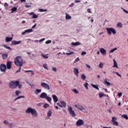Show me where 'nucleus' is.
<instances>
[{
    "label": "nucleus",
    "mask_w": 128,
    "mask_h": 128,
    "mask_svg": "<svg viewBox=\"0 0 128 128\" xmlns=\"http://www.w3.org/2000/svg\"><path fill=\"white\" fill-rule=\"evenodd\" d=\"M74 54V52H68L66 53V54L67 56H70L71 54Z\"/></svg>",
    "instance_id": "obj_32"
},
{
    "label": "nucleus",
    "mask_w": 128,
    "mask_h": 128,
    "mask_svg": "<svg viewBox=\"0 0 128 128\" xmlns=\"http://www.w3.org/2000/svg\"><path fill=\"white\" fill-rule=\"evenodd\" d=\"M74 74H75V76H78V70L76 68H74Z\"/></svg>",
    "instance_id": "obj_14"
},
{
    "label": "nucleus",
    "mask_w": 128,
    "mask_h": 128,
    "mask_svg": "<svg viewBox=\"0 0 128 128\" xmlns=\"http://www.w3.org/2000/svg\"><path fill=\"white\" fill-rule=\"evenodd\" d=\"M117 50L116 48H114V49L111 50L110 51V54H112V52H114L115 50Z\"/></svg>",
    "instance_id": "obj_38"
},
{
    "label": "nucleus",
    "mask_w": 128,
    "mask_h": 128,
    "mask_svg": "<svg viewBox=\"0 0 128 128\" xmlns=\"http://www.w3.org/2000/svg\"><path fill=\"white\" fill-rule=\"evenodd\" d=\"M100 51L101 52V54H102L104 55L106 54V51L104 48H100Z\"/></svg>",
    "instance_id": "obj_13"
},
{
    "label": "nucleus",
    "mask_w": 128,
    "mask_h": 128,
    "mask_svg": "<svg viewBox=\"0 0 128 128\" xmlns=\"http://www.w3.org/2000/svg\"><path fill=\"white\" fill-rule=\"evenodd\" d=\"M91 86H92V88H94L98 90H100V88H98V87L96 85H94V84H92Z\"/></svg>",
    "instance_id": "obj_25"
},
{
    "label": "nucleus",
    "mask_w": 128,
    "mask_h": 128,
    "mask_svg": "<svg viewBox=\"0 0 128 128\" xmlns=\"http://www.w3.org/2000/svg\"><path fill=\"white\" fill-rule=\"evenodd\" d=\"M42 56L44 58H48V54L44 55V54L42 53L41 54Z\"/></svg>",
    "instance_id": "obj_30"
},
{
    "label": "nucleus",
    "mask_w": 128,
    "mask_h": 128,
    "mask_svg": "<svg viewBox=\"0 0 128 128\" xmlns=\"http://www.w3.org/2000/svg\"><path fill=\"white\" fill-rule=\"evenodd\" d=\"M75 108H78V110H80L81 112H82V110H84V108L82 107V106L80 104H76L74 105Z\"/></svg>",
    "instance_id": "obj_8"
},
{
    "label": "nucleus",
    "mask_w": 128,
    "mask_h": 128,
    "mask_svg": "<svg viewBox=\"0 0 128 128\" xmlns=\"http://www.w3.org/2000/svg\"><path fill=\"white\" fill-rule=\"evenodd\" d=\"M84 122L82 119H79L76 122V126H84Z\"/></svg>",
    "instance_id": "obj_7"
},
{
    "label": "nucleus",
    "mask_w": 128,
    "mask_h": 128,
    "mask_svg": "<svg viewBox=\"0 0 128 128\" xmlns=\"http://www.w3.org/2000/svg\"><path fill=\"white\" fill-rule=\"evenodd\" d=\"M52 42V40H48L46 42V44H50Z\"/></svg>",
    "instance_id": "obj_47"
},
{
    "label": "nucleus",
    "mask_w": 128,
    "mask_h": 128,
    "mask_svg": "<svg viewBox=\"0 0 128 128\" xmlns=\"http://www.w3.org/2000/svg\"><path fill=\"white\" fill-rule=\"evenodd\" d=\"M122 118H126V120H128V115H126V114H123L122 116Z\"/></svg>",
    "instance_id": "obj_39"
},
{
    "label": "nucleus",
    "mask_w": 128,
    "mask_h": 128,
    "mask_svg": "<svg viewBox=\"0 0 128 128\" xmlns=\"http://www.w3.org/2000/svg\"><path fill=\"white\" fill-rule=\"evenodd\" d=\"M70 18H72V16H70L68 14H66V19L70 20Z\"/></svg>",
    "instance_id": "obj_27"
},
{
    "label": "nucleus",
    "mask_w": 128,
    "mask_h": 128,
    "mask_svg": "<svg viewBox=\"0 0 128 128\" xmlns=\"http://www.w3.org/2000/svg\"><path fill=\"white\" fill-rule=\"evenodd\" d=\"M32 32V29H28L27 30H25L22 32V36L26 34H30V32Z\"/></svg>",
    "instance_id": "obj_10"
},
{
    "label": "nucleus",
    "mask_w": 128,
    "mask_h": 128,
    "mask_svg": "<svg viewBox=\"0 0 128 128\" xmlns=\"http://www.w3.org/2000/svg\"><path fill=\"white\" fill-rule=\"evenodd\" d=\"M18 10L16 7H12L11 9V14H13Z\"/></svg>",
    "instance_id": "obj_20"
},
{
    "label": "nucleus",
    "mask_w": 128,
    "mask_h": 128,
    "mask_svg": "<svg viewBox=\"0 0 128 128\" xmlns=\"http://www.w3.org/2000/svg\"><path fill=\"white\" fill-rule=\"evenodd\" d=\"M45 99L46 100H48V102H52V98L49 97L48 96Z\"/></svg>",
    "instance_id": "obj_26"
},
{
    "label": "nucleus",
    "mask_w": 128,
    "mask_h": 128,
    "mask_svg": "<svg viewBox=\"0 0 128 128\" xmlns=\"http://www.w3.org/2000/svg\"><path fill=\"white\" fill-rule=\"evenodd\" d=\"M47 116L48 118H50V116H52V110H49L47 113Z\"/></svg>",
    "instance_id": "obj_29"
},
{
    "label": "nucleus",
    "mask_w": 128,
    "mask_h": 128,
    "mask_svg": "<svg viewBox=\"0 0 128 128\" xmlns=\"http://www.w3.org/2000/svg\"><path fill=\"white\" fill-rule=\"evenodd\" d=\"M2 58H4V60H6L8 58V54H4L2 55Z\"/></svg>",
    "instance_id": "obj_28"
},
{
    "label": "nucleus",
    "mask_w": 128,
    "mask_h": 128,
    "mask_svg": "<svg viewBox=\"0 0 128 128\" xmlns=\"http://www.w3.org/2000/svg\"><path fill=\"white\" fill-rule=\"evenodd\" d=\"M20 98H24V96H19L14 99V101L16 102V100H20Z\"/></svg>",
    "instance_id": "obj_31"
},
{
    "label": "nucleus",
    "mask_w": 128,
    "mask_h": 128,
    "mask_svg": "<svg viewBox=\"0 0 128 128\" xmlns=\"http://www.w3.org/2000/svg\"><path fill=\"white\" fill-rule=\"evenodd\" d=\"M25 6H26V8H30V6H32L30 5H28V4H26Z\"/></svg>",
    "instance_id": "obj_58"
},
{
    "label": "nucleus",
    "mask_w": 128,
    "mask_h": 128,
    "mask_svg": "<svg viewBox=\"0 0 128 128\" xmlns=\"http://www.w3.org/2000/svg\"><path fill=\"white\" fill-rule=\"evenodd\" d=\"M18 81H11L9 84V86L10 88H16L18 85Z\"/></svg>",
    "instance_id": "obj_3"
},
{
    "label": "nucleus",
    "mask_w": 128,
    "mask_h": 128,
    "mask_svg": "<svg viewBox=\"0 0 128 128\" xmlns=\"http://www.w3.org/2000/svg\"><path fill=\"white\" fill-rule=\"evenodd\" d=\"M71 44L72 46H80V42H72Z\"/></svg>",
    "instance_id": "obj_15"
},
{
    "label": "nucleus",
    "mask_w": 128,
    "mask_h": 128,
    "mask_svg": "<svg viewBox=\"0 0 128 128\" xmlns=\"http://www.w3.org/2000/svg\"><path fill=\"white\" fill-rule=\"evenodd\" d=\"M118 96L119 98H120V96H122V92H120L118 94Z\"/></svg>",
    "instance_id": "obj_52"
},
{
    "label": "nucleus",
    "mask_w": 128,
    "mask_h": 128,
    "mask_svg": "<svg viewBox=\"0 0 128 128\" xmlns=\"http://www.w3.org/2000/svg\"><path fill=\"white\" fill-rule=\"evenodd\" d=\"M19 67H20V68H19L18 70H17V71L16 72H20V70H22V66H19Z\"/></svg>",
    "instance_id": "obj_54"
},
{
    "label": "nucleus",
    "mask_w": 128,
    "mask_h": 128,
    "mask_svg": "<svg viewBox=\"0 0 128 128\" xmlns=\"http://www.w3.org/2000/svg\"><path fill=\"white\" fill-rule=\"evenodd\" d=\"M40 12H46V10H44V9H40L39 10Z\"/></svg>",
    "instance_id": "obj_45"
},
{
    "label": "nucleus",
    "mask_w": 128,
    "mask_h": 128,
    "mask_svg": "<svg viewBox=\"0 0 128 128\" xmlns=\"http://www.w3.org/2000/svg\"><path fill=\"white\" fill-rule=\"evenodd\" d=\"M22 42V41H16L14 40L12 42V44H20Z\"/></svg>",
    "instance_id": "obj_21"
},
{
    "label": "nucleus",
    "mask_w": 128,
    "mask_h": 128,
    "mask_svg": "<svg viewBox=\"0 0 128 128\" xmlns=\"http://www.w3.org/2000/svg\"><path fill=\"white\" fill-rule=\"evenodd\" d=\"M14 63L16 66H24V59L22 56H17L14 60Z\"/></svg>",
    "instance_id": "obj_1"
},
{
    "label": "nucleus",
    "mask_w": 128,
    "mask_h": 128,
    "mask_svg": "<svg viewBox=\"0 0 128 128\" xmlns=\"http://www.w3.org/2000/svg\"><path fill=\"white\" fill-rule=\"evenodd\" d=\"M116 117H112V122H116Z\"/></svg>",
    "instance_id": "obj_44"
},
{
    "label": "nucleus",
    "mask_w": 128,
    "mask_h": 128,
    "mask_svg": "<svg viewBox=\"0 0 128 128\" xmlns=\"http://www.w3.org/2000/svg\"><path fill=\"white\" fill-rule=\"evenodd\" d=\"M60 104H61V108H66V102H64V101H61L60 102Z\"/></svg>",
    "instance_id": "obj_18"
},
{
    "label": "nucleus",
    "mask_w": 128,
    "mask_h": 128,
    "mask_svg": "<svg viewBox=\"0 0 128 128\" xmlns=\"http://www.w3.org/2000/svg\"><path fill=\"white\" fill-rule=\"evenodd\" d=\"M18 88H22V84H20V81H18Z\"/></svg>",
    "instance_id": "obj_51"
},
{
    "label": "nucleus",
    "mask_w": 128,
    "mask_h": 128,
    "mask_svg": "<svg viewBox=\"0 0 128 128\" xmlns=\"http://www.w3.org/2000/svg\"><path fill=\"white\" fill-rule=\"evenodd\" d=\"M52 98L54 100V102H58V99L56 96L54 94L52 95Z\"/></svg>",
    "instance_id": "obj_17"
},
{
    "label": "nucleus",
    "mask_w": 128,
    "mask_h": 128,
    "mask_svg": "<svg viewBox=\"0 0 128 128\" xmlns=\"http://www.w3.org/2000/svg\"><path fill=\"white\" fill-rule=\"evenodd\" d=\"M116 74L118 76H120V78H122V75L118 74V72H116Z\"/></svg>",
    "instance_id": "obj_53"
},
{
    "label": "nucleus",
    "mask_w": 128,
    "mask_h": 128,
    "mask_svg": "<svg viewBox=\"0 0 128 128\" xmlns=\"http://www.w3.org/2000/svg\"><path fill=\"white\" fill-rule=\"evenodd\" d=\"M86 66L88 68H90V65L88 64H86Z\"/></svg>",
    "instance_id": "obj_63"
},
{
    "label": "nucleus",
    "mask_w": 128,
    "mask_h": 128,
    "mask_svg": "<svg viewBox=\"0 0 128 128\" xmlns=\"http://www.w3.org/2000/svg\"><path fill=\"white\" fill-rule=\"evenodd\" d=\"M86 54V52H82V56H84V54Z\"/></svg>",
    "instance_id": "obj_61"
},
{
    "label": "nucleus",
    "mask_w": 128,
    "mask_h": 128,
    "mask_svg": "<svg viewBox=\"0 0 128 128\" xmlns=\"http://www.w3.org/2000/svg\"><path fill=\"white\" fill-rule=\"evenodd\" d=\"M29 14H30V16H32V14L33 15L34 14V12H31L29 13Z\"/></svg>",
    "instance_id": "obj_62"
},
{
    "label": "nucleus",
    "mask_w": 128,
    "mask_h": 128,
    "mask_svg": "<svg viewBox=\"0 0 128 128\" xmlns=\"http://www.w3.org/2000/svg\"><path fill=\"white\" fill-rule=\"evenodd\" d=\"M99 68H104V64L102 62L100 63Z\"/></svg>",
    "instance_id": "obj_40"
},
{
    "label": "nucleus",
    "mask_w": 128,
    "mask_h": 128,
    "mask_svg": "<svg viewBox=\"0 0 128 128\" xmlns=\"http://www.w3.org/2000/svg\"><path fill=\"white\" fill-rule=\"evenodd\" d=\"M25 72H30L31 74V76H32L34 74V71L32 70H25Z\"/></svg>",
    "instance_id": "obj_19"
},
{
    "label": "nucleus",
    "mask_w": 128,
    "mask_h": 128,
    "mask_svg": "<svg viewBox=\"0 0 128 128\" xmlns=\"http://www.w3.org/2000/svg\"><path fill=\"white\" fill-rule=\"evenodd\" d=\"M72 92H74V94H78V91L76 90V89L73 90Z\"/></svg>",
    "instance_id": "obj_46"
},
{
    "label": "nucleus",
    "mask_w": 128,
    "mask_h": 128,
    "mask_svg": "<svg viewBox=\"0 0 128 128\" xmlns=\"http://www.w3.org/2000/svg\"><path fill=\"white\" fill-rule=\"evenodd\" d=\"M74 2H76V4H78V2H80V0H74Z\"/></svg>",
    "instance_id": "obj_56"
},
{
    "label": "nucleus",
    "mask_w": 128,
    "mask_h": 128,
    "mask_svg": "<svg viewBox=\"0 0 128 128\" xmlns=\"http://www.w3.org/2000/svg\"><path fill=\"white\" fill-rule=\"evenodd\" d=\"M114 66L113 68H118V63H116V60L114 59Z\"/></svg>",
    "instance_id": "obj_16"
},
{
    "label": "nucleus",
    "mask_w": 128,
    "mask_h": 128,
    "mask_svg": "<svg viewBox=\"0 0 128 128\" xmlns=\"http://www.w3.org/2000/svg\"><path fill=\"white\" fill-rule=\"evenodd\" d=\"M122 8V10H123L124 12H126V14H128V10H124V8Z\"/></svg>",
    "instance_id": "obj_50"
},
{
    "label": "nucleus",
    "mask_w": 128,
    "mask_h": 128,
    "mask_svg": "<svg viewBox=\"0 0 128 128\" xmlns=\"http://www.w3.org/2000/svg\"><path fill=\"white\" fill-rule=\"evenodd\" d=\"M81 78L82 80H86V75H84V74H82L81 76Z\"/></svg>",
    "instance_id": "obj_35"
},
{
    "label": "nucleus",
    "mask_w": 128,
    "mask_h": 128,
    "mask_svg": "<svg viewBox=\"0 0 128 128\" xmlns=\"http://www.w3.org/2000/svg\"><path fill=\"white\" fill-rule=\"evenodd\" d=\"M107 84V86H110V83L108 82V80H106V79H105L104 80V84Z\"/></svg>",
    "instance_id": "obj_23"
},
{
    "label": "nucleus",
    "mask_w": 128,
    "mask_h": 128,
    "mask_svg": "<svg viewBox=\"0 0 128 128\" xmlns=\"http://www.w3.org/2000/svg\"><path fill=\"white\" fill-rule=\"evenodd\" d=\"M43 68H44L45 70H48V66L46 65V64H44L43 65Z\"/></svg>",
    "instance_id": "obj_43"
},
{
    "label": "nucleus",
    "mask_w": 128,
    "mask_h": 128,
    "mask_svg": "<svg viewBox=\"0 0 128 128\" xmlns=\"http://www.w3.org/2000/svg\"><path fill=\"white\" fill-rule=\"evenodd\" d=\"M33 18H38V15L34 14L32 16Z\"/></svg>",
    "instance_id": "obj_48"
},
{
    "label": "nucleus",
    "mask_w": 128,
    "mask_h": 128,
    "mask_svg": "<svg viewBox=\"0 0 128 128\" xmlns=\"http://www.w3.org/2000/svg\"><path fill=\"white\" fill-rule=\"evenodd\" d=\"M4 48H7L8 50H12V48H10V47L6 46V45H4Z\"/></svg>",
    "instance_id": "obj_41"
},
{
    "label": "nucleus",
    "mask_w": 128,
    "mask_h": 128,
    "mask_svg": "<svg viewBox=\"0 0 128 128\" xmlns=\"http://www.w3.org/2000/svg\"><path fill=\"white\" fill-rule=\"evenodd\" d=\"M12 40V38L6 37V42H10Z\"/></svg>",
    "instance_id": "obj_22"
},
{
    "label": "nucleus",
    "mask_w": 128,
    "mask_h": 128,
    "mask_svg": "<svg viewBox=\"0 0 128 128\" xmlns=\"http://www.w3.org/2000/svg\"><path fill=\"white\" fill-rule=\"evenodd\" d=\"M48 96V94L46 92H42V94H40V98H46V97Z\"/></svg>",
    "instance_id": "obj_11"
},
{
    "label": "nucleus",
    "mask_w": 128,
    "mask_h": 128,
    "mask_svg": "<svg viewBox=\"0 0 128 128\" xmlns=\"http://www.w3.org/2000/svg\"><path fill=\"white\" fill-rule=\"evenodd\" d=\"M102 96H104V94H99V98H102Z\"/></svg>",
    "instance_id": "obj_57"
},
{
    "label": "nucleus",
    "mask_w": 128,
    "mask_h": 128,
    "mask_svg": "<svg viewBox=\"0 0 128 128\" xmlns=\"http://www.w3.org/2000/svg\"><path fill=\"white\" fill-rule=\"evenodd\" d=\"M43 106L44 108H48V106H50V104H44Z\"/></svg>",
    "instance_id": "obj_37"
},
{
    "label": "nucleus",
    "mask_w": 128,
    "mask_h": 128,
    "mask_svg": "<svg viewBox=\"0 0 128 128\" xmlns=\"http://www.w3.org/2000/svg\"><path fill=\"white\" fill-rule=\"evenodd\" d=\"M106 30L109 36L112 34V32L113 34H116V30H114L113 28H106Z\"/></svg>",
    "instance_id": "obj_4"
},
{
    "label": "nucleus",
    "mask_w": 128,
    "mask_h": 128,
    "mask_svg": "<svg viewBox=\"0 0 128 128\" xmlns=\"http://www.w3.org/2000/svg\"><path fill=\"white\" fill-rule=\"evenodd\" d=\"M88 12H89V14H92V11H90V9L88 8L87 10Z\"/></svg>",
    "instance_id": "obj_55"
},
{
    "label": "nucleus",
    "mask_w": 128,
    "mask_h": 128,
    "mask_svg": "<svg viewBox=\"0 0 128 128\" xmlns=\"http://www.w3.org/2000/svg\"><path fill=\"white\" fill-rule=\"evenodd\" d=\"M6 66L8 70H10L12 68V62L8 61L6 63Z\"/></svg>",
    "instance_id": "obj_12"
},
{
    "label": "nucleus",
    "mask_w": 128,
    "mask_h": 128,
    "mask_svg": "<svg viewBox=\"0 0 128 128\" xmlns=\"http://www.w3.org/2000/svg\"><path fill=\"white\" fill-rule=\"evenodd\" d=\"M26 114H31L32 116H34L35 118H36V116H38L36 110V109H33L32 108H28V109L26 110Z\"/></svg>",
    "instance_id": "obj_2"
},
{
    "label": "nucleus",
    "mask_w": 128,
    "mask_h": 128,
    "mask_svg": "<svg viewBox=\"0 0 128 128\" xmlns=\"http://www.w3.org/2000/svg\"><path fill=\"white\" fill-rule=\"evenodd\" d=\"M0 70L1 72H5L6 70V64H1L0 66Z\"/></svg>",
    "instance_id": "obj_9"
},
{
    "label": "nucleus",
    "mask_w": 128,
    "mask_h": 128,
    "mask_svg": "<svg viewBox=\"0 0 128 128\" xmlns=\"http://www.w3.org/2000/svg\"><path fill=\"white\" fill-rule=\"evenodd\" d=\"M117 26L118 28H122V23L120 22L117 24Z\"/></svg>",
    "instance_id": "obj_42"
},
{
    "label": "nucleus",
    "mask_w": 128,
    "mask_h": 128,
    "mask_svg": "<svg viewBox=\"0 0 128 128\" xmlns=\"http://www.w3.org/2000/svg\"><path fill=\"white\" fill-rule=\"evenodd\" d=\"M112 124L113 126H118V122L116 121H113L112 122Z\"/></svg>",
    "instance_id": "obj_34"
},
{
    "label": "nucleus",
    "mask_w": 128,
    "mask_h": 128,
    "mask_svg": "<svg viewBox=\"0 0 128 128\" xmlns=\"http://www.w3.org/2000/svg\"><path fill=\"white\" fill-rule=\"evenodd\" d=\"M44 40H45L44 38H43L40 40H39V42H44Z\"/></svg>",
    "instance_id": "obj_59"
},
{
    "label": "nucleus",
    "mask_w": 128,
    "mask_h": 128,
    "mask_svg": "<svg viewBox=\"0 0 128 128\" xmlns=\"http://www.w3.org/2000/svg\"><path fill=\"white\" fill-rule=\"evenodd\" d=\"M40 92H42V89H36L35 92L36 94H38Z\"/></svg>",
    "instance_id": "obj_24"
},
{
    "label": "nucleus",
    "mask_w": 128,
    "mask_h": 128,
    "mask_svg": "<svg viewBox=\"0 0 128 128\" xmlns=\"http://www.w3.org/2000/svg\"><path fill=\"white\" fill-rule=\"evenodd\" d=\"M84 86H85V88H86V90H88V82H86L84 84Z\"/></svg>",
    "instance_id": "obj_33"
},
{
    "label": "nucleus",
    "mask_w": 128,
    "mask_h": 128,
    "mask_svg": "<svg viewBox=\"0 0 128 128\" xmlns=\"http://www.w3.org/2000/svg\"><path fill=\"white\" fill-rule=\"evenodd\" d=\"M52 70H54V72H56V68H52Z\"/></svg>",
    "instance_id": "obj_60"
},
{
    "label": "nucleus",
    "mask_w": 128,
    "mask_h": 128,
    "mask_svg": "<svg viewBox=\"0 0 128 128\" xmlns=\"http://www.w3.org/2000/svg\"><path fill=\"white\" fill-rule=\"evenodd\" d=\"M4 124H8V121H6V120H4Z\"/></svg>",
    "instance_id": "obj_64"
},
{
    "label": "nucleus",
    "mask_w": 128,
    "mask_h": 128,
    "mask_svg": "<svg viewBox=\"0 0 128 128\" xmlns=\"http://www.w3.org/2000/svg\"><path fill=\"white\" fill-rule=\"evenodd\" d=\"M41 86L45 90H50V85L44 82H42L41 83Z\"/></svg>",
    "instance_id": "obj_5"
},
{
    "label": "nucleus",
    "mask_w": 128,
    "mask_h": 128,
    "mask_svg": "<svg viewBox=\"0 0 128 128\" xmlns=\"http://www.w3.org/2000/svg\"><path fill=\"white\" fill-rule=\"evenodd\" d=\"M68 111L69 112L70 114L72 116H74V117L76 116V114L74 112V111L72 110V108L69 106L68 108Z\"/></svg>",
    "instance_id": "obj_6"
},
{
    "label": "nucleus",
    "mask_w": 128,
    "mask_h": 128,
    "mask_svg": "<svg viewBox=\"0 0 128 128\" xmlns=\"http://www.w3.org/2000/svg\"><path fill=\"white\" fill-rule=\"evenodd\" d=\"M80 60V58H78L76 59V60L74 61V62L76 64V62H78Z\"/></svg>",
    "instance_id": "obj_49"
},
{
    "label": "nucleus",
    "mask_w": 128,
    "mask_h": 128,
    "mask_svg": "<svg viewBox=\"0 0 128 128\" xmlns=\"http://www.w3.org/2000/svg\"><path fill=\"white\" fill-rule=\"evenodd\" d=\"M20 90H16V92H15V94L16 96H20Z\"/></svg>",
    "instance_id": "obj_36"
}]
</instances>
